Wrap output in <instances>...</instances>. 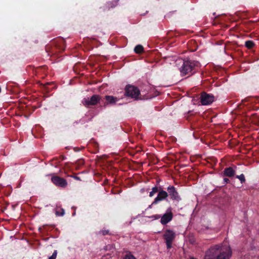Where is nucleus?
<instances>
[{
	"mask_svg": "<svg viewBox=\"0 0 259 259\" xmlns=\"http://www.w3.org/2000/svg\"><path fill=\"white\" fill-rule=\"evenodd\" d=\"M105 99L106 100V102L104 103L105 106L108 104L114 105L119 101L118 98L109 95L105 96Z\"/></svg>",
	"mask_w": 259,
	"mask_h": 259,
	"instance_id": "nucleus-13",
	"label": "nucleus"
},
{
	"mask_svg": "<svg viewBox=\"0 0 259 259\" xmlns=\"http://www.w3.org/2000/svg\"><path fill=\"white\" fill-rule=\"evenodd\" d=\"M57 254V251L55 250L52 255L50 256L49 259H56Z\"/></svg>",
	"mask_w": 259,
	"mask_h": 259,
	"instance_id": "nucleus-23",
	"label": "nucleus"
},
{
	"mask_svg": "<svg viewBox=\"0 0 259 259\" xmlns=\"http://www.w3.org/2000/svg\"><path fill=\"white\" fill-rule=\"evenodd\" d=\"M176 237L175 233L170 230H166L163 234V238L165 240V243L167 248H170L172 246V242Z\"/></svg>",
	"mask_w": 259,
	"mask_h": 259,
	"instance_id": "nucleus-7",
	"label": "nucleus"
},
{
	"mask_svg": "<svg viewBox=\"0 0 259 259\" xmlns=\"http://www.w3.org/2000/svg\"><path fill=\"white\" fill-rule=\"evenodd\" d=\"M179 165V164H178V165H177V166H175V168H176L177 170H179V169H177V166H178Z\"/></svg>",
	"mask_w": 259,
	"mask_h": 259,
	"instance_id": "nucleus-30",
	"label": "nucleus"
},
{
	"mask_svg": "<svg viewBox=\"0 0 259 259\" xmlns=\"http://www.w3.org/2000/svg\"><path fill=\"white\" fill-rule=\"evenodd\" d=\"M102 157L103 158H106L107 156L106 155H103Z\"/></svg>",
	"mask_w": 259,
	"mask_h": 259,
	"instance_id": "nucleus-31",
	"label": "nucleus"
},
{
	"mask_svg": "<svg viewBox=\"0 0 259 259\" xmlns=\"http://www.w3.org/2000/svg\"><path fill=\"white\" fill-rule=\"evenodd\" d=\"M66 159V158L64 156L60 155L58 157H55L52 159H49L48 162H53L54 160H56L57 162H60L61 161H63Z\"/></svg>",
	"mask_w": 259,
	"mask_h": 259,
	"instance_id": "nucleus-16",
	"label": "nucleus"
},
{
	"mask_svg": "<svg viewBox=\"0 0 259 259\" xmlns=\"http://www.w3.org/2000/svg\"><path fill=\"white\" fill-rule=\"evenodd\" d=\"M184 166H185V165H180V167H181V168H182V167H184Z\"/></svg>",
	"mask_w": 259,
	"mask_h": 259,
	"instance_id": "nucleus-29",
	"label": "nucleus"
},
{
	"mask_svg": "<svg viewBox=\"0 0 259 259\" xmlns=\"http://www.w3.org/2000/svg\"><path fill=\"white\" fill-rule=\"evenodd\" d=\"M64 210L63 208H60L59 210H56V215L57 216H63L64 214Z\"/></svg>",
	"mask_w": 259,
	"mask_h": 259,
	"instance_id": "nucleus-20",
	"label": "nucleus"
},
{
	"mask_svg": "<svg viewBox=\"0 0 259 259\" xmlns=\"http://www.w3.org/2000/svg\"><path fill=\"white\" fill-rule=\"evenodd\" d=\"M123 259H136L135 257L131 253L126 254Z\"/></svg>",
	"mask_w": 259,
	"mask_h": 259,
	"instance_id": "nucleus-22",
	"label": "nucleus"
},
{
	"mask_svg": "<svg viewBox=\"0 0 259 259\" xmlns=\"http://www.w3.org/2000/svg\"><path fill=\"white\" fill-rule=\"evenodd\" d=\"M235 171L231 167L226 168L224 171V175L227 177H233Z\"/></svg>",
	"mask_w": 259,
	"mask_h": 259,
	"instance_id": "nucleus-14",
	"label": "nucleus"
},
{
	"mask_svg": "<svg viewBox=\"0 0 259 259\" xmlns=\"http://www.w3.org/2000/svg\"><path fill=\"white\" fill-rule=\"evenodd\" d=\"M236 178H237L238 179L240 180V181H241V183H243L245 181V179L244 176V175L243 174H241V175H240L239 176H237Z\"/></svg>",
	"mask_w": 259,
	"mask_h": 259,
	"instance_id": "nucleus-21",
	"label": "nucleus"
},
{
	"mask_svg": "<svg viewBox=\"0 0 259 259\" xmlns=\"http://www.w3.org/2000/svg\"><path fill=\"white\" fill-rule=\"evenodd\" d=\"M168 195H169L171 199L172 200H179L180 197L178 195V193L175 189L174 186H170L167 188Z\"/></svg>",
	"mask_w": 259,
	"mask_h": 259,
	"instance_id": "nucleus-11",
	"label": "nucleus"
},
{
	"mask_svg": "<svg viewBox=\"0 0 259 259\" xmlns=\"http://www.w3.org/2000/svg\"><path fill=\"white\" fill-rule=\"evenodd\" d=\"M214 99L213 95L207 94L206 92H202L200 95V102L203 105H207L211 104Z\"/></svg>",
	"mask_w": 259,
	"mask_h": 259,
	"instance_id": "nucleus-8",
	"label": "nucleus"
},
{
	"mask_svg": "<svg viewBox=\"0 0 259 259\" xmlns=\"http://www.w3.org/2000/svg\"><path fill=\"white\" fill-rule=\"evenodd\" d=\"M74 178L76 179V180H80V178L77 177V176H75L74 177Z\"/></svg>",
	"mask_w": 259,
	"mask_h": 259,
	"instance_id": "nucleus-28",
	"label": "nucleus"
},
{
	"mask_svg": "<svg viewBox=\"0 0 259 259\" xmlns=\"http://www.w3.org/2000/svg\"><path fill=\"white\" fill-rule=\"evenodd\" d=\"M52 84V82H47L46 83H39L40 87L46 92H49L50 89L48 88V85Z\"/></svg>",
	"mask_w": 259,
	"mask_h": 259,
	"instance_id": "nucleus-15",
	"label": "nucleus"
},
{
	"mask_svg": "<svg viewBox=\"0 0 259 259\" xmlns=\"http://www.w3.org/2000/svg\"><path fill=\"white\" fill-rule=\"evenodd\" d=\"M211 160L212 161V162H217L218 161L217 159H216L214 157H212L211 159Z\"/></svg>",
	"mask_w": 259,
	"mask_h": 259,
	"instance_id": "nucleus-26",
	"label": "nucleus"
},
{
	"mask_svg": "<svg viewBox=\"0 0 259 259\" xmlns=\"http://www.w3.org/2000/svg\"><path fill=\"white\" fill-rule=\"evenodd\" d=\"M218 258L230 259L232 256V250L228 244H219Z\"/></svg>",
	"mask_w": 259,
	"mask_h": 259,
	"instance_id": "nucleus-3",
	"label": "nucleus"
},
{
	"mask_svg": "<svg viewBox=\"0 0 259 259\" xmlns=\"http://www.w3.org/2000/svg\"><path fill=\"white\" fill-rule=\"evenodd\" d=\"M134 51L137 54H141L144 52V48L141 45H137L134 49Z\"/></svg>",
	"mask_w": 259,
	"mask_h": 259,
	"instance_id": "nucleus-17",
	"label": "nucleus"
},
{
	"mask_svg": "<svg viewBox=\"0 0 259 259\" xmlns=\"http://www.w3.org/2000/svg\"><path fill=\"white\" fill-rule=\"evenodd\" d=\"M54 47L50 51L51 55H54L58 52H62L65 49V41L63 38H59L53 42Z\"/></svg>",
	"mask_w": 259,
	"mask_h": 259,
	"instance_id": "nucleus-4",
	"label": "nucleus"
},
{
	"mask_svg": "<svg viewBox=\"0 0 259 259\" xmlns=\"http://www.w3.org/2000/svg\"><path fill=\"white\" fill-rule=\"evenodd\" d=\"M219 247V244L210 247L206 251L204 259H218Z\"/></svg>",
	"mask_w": 259,
	"mask_h": 259,
	"instance_id": "nucleus-6",
	"label": "nucleus"
},
{
	"mask_svg": "<svg viewBox=\"0 0 259 259\" xmlns=\"http://www.w3.org/2000/svg\"><path fill=\"white\" fill-rule=\"evenodd\" d=\"M177 65H180L179 67V69L181 75H187L188 76H190L196 71V68L199 67V63L197 61L190 60H179V63H177Z\"/></svg>",
	"mask_w": 259,
	"mask_h": 259,
	"instance_id": "nucleus-1",
	"label": "nucleus"
},
{
	"mask_svg": "<svg viewBox=\"0 0 259 259\" xmlns=\"http://www.w3.org/2000/svg\"><path fill=\"white\" fill-rule=\"evenodd\" d=\"M124 95L125 96L138 100L140 99L141 92L140 90L136 86L127 84L125 87Z\"/></svg>",
	"mask_w": 259,
	"mask_h": 259,
	"instance_id": "nucleus-2",
	"label": "nucleus"
},
{
	"mask_svg": "<svg viewBox=\"0 0 259 259\" xmlns=\"http://www.w3.org/2000/svg\"><path fill=\"white\" fill-rule=\"evenodd\" d=\"M168 196V193L165 191L160 190L158 192L157 196L155 198L154 201L153 202L152 204H156L158 201L163 200L166 199Z\"/></svg>",
	"mask_w": 259,
	"mask_h": 259,
	"instance_id": "nucleus-12",
	"label": "nucleus"
},
{
	"mask_svg": "<svg viewBox=\"0 0 259 259\" xmlns=\"http://www.w3.org/2000/svg\"><path fill=\"white\" fill-rule=\"evenodd\" d=\"M52 181L54 184L62 187H65L67 186L66 181L61 178L57 176L53 177L52 178Z\"/></svg>",
	"mask_w": 259,
	"mask_h": 259,
	"instance_id": "nucleus-10",
	"label": "nucleus"
},
{
	"mask_svg": "<svg viewBox=\"0 0 259 259\" xmlns=\"http://www.w3.org/2000/svg\"><path fill=\"white\" fill-rule=\"evenodd\" d=\"M160 215H158L152 217V218H154L155 219H159V218H160Z\"/></svg>",
	"mask_w": 259,
	"mask_h": 259,
	"instance_id": "nucleus-27",
	"label": "nucleus"
},
{
	"mask_svg": "<svg viewBox=\"0 0 259 259\" xmlns=\"http://www.w3.org/2000/svg\"><path fill=\"white\" fill-rule=\"evenodd\" d=\"M101 97L98 95H94L90 98H85L82 101L83 105L86 107H90L91 106L97 105L100 101Z\"/></svg>",
	"mask_w": 259,
	"mask_h": 259,
	"instance_id": "nucleus-5",
	"label": "nucleus"
},
{
	"mask_svg": "<svg viewBox=\"0 0 259 259\" xmlns=\"http://www.w3.org/2000/svg\"><path fill=\"white\" fill-rule=\"evenodd\" d=\"M48 50H49V48H48V47H47V48H46V51H47V52H49Z\"/></svg>",
	"mask_w": 259,
	"mask_h": 259,
	"instance_id": "nucleus-32",
	"label": "nucleus"
},
{
	"mask_svg": "<svg viewBox=\"0 0 259 259\" xmlns=\"http://www.w3.org/2000/svg\"><path fill=\"white\" fill-rule=\"evenodd\" d=\"M99 233L103 235H106L109 234V231L106 230H101L100 231Z\"/></svg>",
	"mask_w": 259,
	"mask_h": 259,
	"instance_id": "nucleus-24",
	"label": "nucleus"
},
{
	"mask_svg": "<svg viewBox=\"0 0 259 259\" xmlns=\"http://www.w3.org/2000/svg\"><path fill=\"white\" fill-rule=\"evenodd\" d=\"M173 214L170 209H168L167 212L161 218L160 222L162 225H165L170 222L172 219Z\"/></svg>",
	"mask_w": 259,
	"mask_h": 259,
	"instance_id": "nucleus-9",
	"label": "nucleus"
},
{
	"mask_svg": "<svg viewBox=\"0 0 259 259\" xmlns=\"http://www.w3.org/2000/svg\"><path fill=\"white\" fill-rule=\"evenodd\" d=\"M245 46L248 49H251L254 46V43L251 40H247L245 41Z\"/></svg>",
	"mask_w": 259,
	"mask_h": 259,
	"instance_id": "nucleus-18",
	"label": "nucleus"
},
{
	"mask_svg": "<svg viewBox=\"0 0 259 259\" xmlns=\"http://www.w3.org/2000/svg\"><path fill=\"white\" fill-rule=\"evenodd\" d=\"M158 188L157 187H154L152 189V191L150 192L149 196L152 197L154 194L159 192Z\"/></svg>",
	"mask_w": 259,
	"mask_h": 259,
	"instance_id": "nucleus-19",
	"label": "nucleus"
},
{
	"mask_svg": "<svg viewBox=\"0 0 259 259\" xmlns=\"http://www.w3.org/2000/svg\"><path fill=\"white\" fill-rule=\"evenodd\" d=\"M224 181L225 182V184H227L229 182V180L228 178H224Z\"/></svg>",
	"mask_w": 259,
	"mask_h": 259,
	"instance_id": "nucleus-25",
	"label": "nucleus"
}]
</instances>
